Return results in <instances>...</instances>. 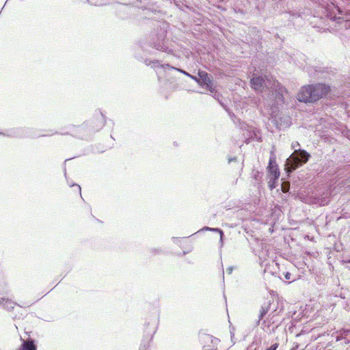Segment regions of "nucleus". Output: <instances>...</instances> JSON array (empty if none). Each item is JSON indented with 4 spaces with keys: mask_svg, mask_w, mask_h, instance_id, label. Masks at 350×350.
<instances>
[{
    "mask_svg": "<svg viewBox=\"0 0 350 350\" xmlns=\"http://www.w3.org/2000/svg\"><path fill=\"white\" fill-rule=\"evenodd\" d=\"M167 27L168 24L165 22L157 21L156 29L151 34L150 44L157 50L170 53L172 52V49L168 46L165 40Z\"/></svg>",
    "mask_w": 350,
    "mask_h": 350,
    "instance_id": "nucleus-2",
    "label": "nucleus"
},
{
    "mask_svg": "<svg viewBox=\"0 0 350 350\" xmlns=\"http://www.w3.org/2000/svg\"><path fill=\"white\" fill-rule=\"evenodd\" d=\"M200 231H213V232H218L220 235V242L221 244L223 243L224 232L221 229L217 228H210V227L205 226V227L202 228L201 230H200L199 231H198V232H199Z\"/></svg>",
    "mask_w": 350,
    "mask_h": 350,
    "instance_id": "nucleus-14",
    "label": "nucleus"
},
{
    "mask_svg": "<svg viewBox=\"0 0 350 350\" xmlns=\"http://www.w3.org/2000/svg\"><path fill=\"white\" fill-rule=\"evenodd\" d=\"M299 146L297 142L292 143L294 152L286 161L285 169L287 173H291L306 162V151L300 149Z\"/></svg>",
    "mask_w": 350,
    "mask_h": 350,
    "instance_id": "nucleus-3",
    "label": "nucleus"
},
{
    "mask_svg": "<svg viewBox=\"0 0 350 350\" xmlns=\"http://www.w3.org/2000/svg\"><path fill=\"white\" fill-rule=\"evenodd\" d=\"M232 270H233V267H230L226 269V271L228 272V274H230L232 273Z\"/></svg>",
    "mask_w": 350,
    "mask_h": 350,
    "instance_id": "nucleus-26",
    "label": "nucleus"
},
{
    "mask_svg": "<svg viewBox=\"0 0 350 350\" xmlns=\"http://www.w3.org/2000/svg\"><path fill=\"white\" fill-rule=\"evenodd\" d=\"M57 133V131L50 130V131H46V133H39L38 135H31L30 136L32 137H48V136H52Z\"/></svg>",
    "mask_w": 350,
    "mask_h": 350,
    "instance_id": "nucleus-16",
    "label": "nucleus"
},
{
    "mask_svg": "<svg viewBox=\"0 0 350 350\" xmlns=\"http://www.w3.org/2000/svg\"><path fill=\"white\" fill-rule=\"evenodd\" d=\"M258 175H259V172H258V171L255 172L254 173V178L256 180H258Z\"/></svg>",
    "mask_w": 350,
    "mask_h": 350,
    "instance_id": "nucleus-25",
    "label": "nucleus"
},
{
    "mask_svg": "<svg viewBox=\"0 0 350 350\" xmlns=\"http://www.w3.org/2000/svg\"><path fill=\"white\" fill-rule=\"evenodd\" d=\"M135 57L137 59H139V61L144 62L146 65L150 66L151 68H156L158 67H161L163 68H169L170 69L176 70L178 71L179 72L185 75V76H187L188 77H189L191 76V75L189 72H186L185 70H184L183 69L172 66L168 64H161L159 60L151 61L148 59H144L143 57H137V55H135Z\"/></svg>",
    "mask_w": 350,
    "mask_h": 350,
    "instance_id": "nucleus-7",
    "label": "nucleus"
},
{
    "mask_svg": "<svg viewBox=\"0 0 350 350\" xmlns=\"http://www.w3.org/2000/svg\"><path fill=\"white\" fill-rule=\"evenodd\" d=\"M227 159L228 163L236 162L237 161V158L236 157H228Z\"/></svg>",
    "mask_w": 350,
    "mask_h": 350,
    "instance_id": "nucleus-21",
    "label": "nucleus"
},
{
    "mask_svg": "<svg viewBox=\"0 0 350 350\" xmlns=\"http://www.w3.org/2000/svg\"><path fill=\"white\" fill-rule=\"evenodd\" d=\"M19 350H36V347L32 340L23 341Z\"/></svg>",
    "mask_w": 350,
    "mask_h": 350,
    "instance_id": "nucleus-11",
    "label": "nucleus"
},
{
    "mask_svg": "<svg viewBox=\"0 0 350 350\" xmlns=\"http://www.w3.org/2000/svg\"><path fill=\"white\" fill-rule=\"evenodd\" d=\"M139 350H148V347L144 345V346L140 347Z\"/></svg>",
    "mask_w": 350,
    "mask_h": 350,
    "instance_id": "nucleus-27",
    "label": "nucleus"
},
{
    "mask_svg": "<svg viewBox=\"0 0 350 350\" xmlns=\"http://www.w3.org/2000/svg\"><path fill=\"white\" fill-rule=\"evenodd\" d=\"M252 88L256 91L262 92L265 86L266 85L265 81L262 77H253L250 80Z\"/></svg>",
    "mask_w": 350,
    "mask_h": 350,
    "instance_id": "nucleus-10",
    "label": "nucleus"
},
{
    "mask_svg": "<svg viewBox=\"0 0 350 350\" xmlns=\"http://www.w3.org/2000/svg\"><path fill=\"white\" fill-rule=\"evenodd\" d=\"M0 135H4V134L0 132Z\"/></svg>",
    "mask_w": 350,
    "mask_h": 350,
    "instance_id": "nucleus-31",
    "label": "nucleus"
},
{
    "mask_svg": "<svg viewBox=\"0 0 350 350\" xmlns=\"http://www.w3.org/2000/svg\"><path fill=\"white\" fill-rule=\"evenodd\" d=\"M33 304V302L31 303H27L25 306H21L18 304L15 303L12 299H10L8 298L5 297H1L0 298V307L7 310L8 311H11L14 309V306L16 305L18 306L19 307H29Z\"/></svg>",
    "mask_w": 350,
    "mask_h": 350,
    "instance_id": "nucleus-8",
    "label": "nucleus"
},
{
    "mask_svg": "<svg viewBox=\"0 0 350 350\" xmlns=\"http://www.w3.org/2000/svg\"><path fill=\"white\" fill-rule=\"evenodd\" d=\"M150 252L153 254H159L162 253V250L161 248H151Z\"/></svg>",
    "mask_w": 350,
    "mask_h": 350,
    "instance_id": "nucleus-19",
    "label": "nucleus"
},
{
    "mask_svg": "<svg viewBox=\"0 0 350 350\" xmlns=\"http://www.w3.org/2000/svg\"><path fill=\"white\" fill-rule=\"evenodd\" d=\"M247 350H249V349H247Z\"/></svg>",
    "mask_w": 350,
    "mask_h": 350,
    "instance_id": "nucleus-32",
    "label": "nucleus"
},
{
    "mask_svg": "<svg viewBox=\"0 0 350 350\" xmlns=\"http://www.w3.org/2000/svg\"><path fill=\"white\" fill-rule=\"evenodd\" d=\"M279 177L280 176H276V178H274L272 176H268V187L271 190H273L277 187Z\"/></svg>",
    "mask_w": 350,
    "mask_h": 350,
    "instance_id": "nucleus-15",
    "label": "nucleus"
},
{
    "mask_svg": "<svg viewBox=\"0 0 350 350\" xmlns=\"http://www.w3.org/2000/svg\"><path fill=\"white\" fill-rule=\"evenodd\" d=\"M282 274L284 276L285 280L288 281V283L296 280L295 278L292 277V274L289 271H282Z\"/></svg>",
    "mask_w": 350,
    "mask_h": 350,
    "instance_id": "nucleus-18",
    "label": "nucleus"
},
{
    "mask_svg": "<svg viewBox=\"0 0 350 350\" xmlns=\"http://www.w3.org/2000/svg\"><path fill=\"white\" fill-rule=\"evenodd\" d=\"M267 176H272L274 178H276V176H280V173L279 171L278 166L275 161V158L274 156H271L269 161V164L267 167Z\"/></svg>",
    "mask_w": 350,
    "mask_h": 350,
    "instance_id": "nucleus-9",
    "label": "nucleus"
},
{
    "mask_svg": "<svg viewBox=\"0 0 350 350\" xmlns=\"http://www.w3.org/2000/svg\"><path fill=\"white\" fill-rule=\"evenodd\" d=\"M198 74L200 81L199 85L201 87H205L206 89L210 92L211 94L215 97L217 92L214 86L213 80L212 77H211L210 75L203 70H199Z\"/></svg>",
    "mask_w": 350,
    "mask_h": 350,
    "instance_id": "nucleus-5",
    "label": "nucleus"
},
{
    "mask_svg": "<svg viewBox=\"0 0 350 350\" xmlns=\"http://www.w3.org/2000/svg\"><path fill=\"white\" fill-rule=\"evenodd\" d=\"M278 343L275 342L270 347L267 348L265 350H276L278 347Z\"/></svg>",
    "mask_w": 350,
    "mask_h": 350,
    "instance_id": "nucleus-20",
    "label": "nucleus"
},
{
    "mask_svg": "<svg viewBox=\"0 0 350 350\" xmlns=\"http://www.w3.org/2000/svg\"><path fill=\"white\" fill-rule=\"evenodd\" d=\"M306 86L303 85L301 90L297 95V100L299 102L306 103Z\"/></svg>",
    "mask_w": 350,
    "mask_h": 350,
    "instance_id": "nucleus-13",
    "label": "nucleus"
},
{
    "mask_svg": "<svg viewBox=\"0 0 350 350\" xmlns=\"http://www.w3.org/2000/svg\"><path fill=\"white\" fill-rule=\"evenodd\" d=\"M189 78H191V79H193V81H195L198 85H199V77H196V76H193V75H191L189 77Z\"/></svg>",
    "mask_w": 350,
    "mask_h": 350,
    "instance_id": "nucleus-22",
    "label": "nucleus"
},
{
    "mask_svg": "<svg viewBox=\"0 0 350 350\" xmlns=\"http://www.w3.org/2000/svg\"><path fill=\"white\" fill-rule=\"evenodd\" d=\"M122 9L125 11H128L129 10H130L131 8L130 6H129L128 5H121Z\"/></svg>",
    "mask_w": 350,
    "mask_h": 350,
    "instance_id": "nucleus-24",
    "label": "nucleus"
},
{
    "mask_svg": "<svg viewBox=\"0 0 350 350\" xmlns=\"http://www.w3.org/2000/svg\"><path fill=\"white\" fill-rule=\"evenodd\" d=\"M286 94L288 92L286 88L278 81H274L271 89L268 90L267 94L262 96L267 102L266 105L271 108L272 112H275V109H278L286 103Z\"/></svg>",
    "mask_w": 350,
    "mask_h": 350,
    "instance_id": "nucleus-1",
    "label": "nucleus"
},
{
    "mask_svg": "<svg viewBox=\"0 0 350 350\" xmlns=\"http://www.w3.org/2000/svg\"><path fill=\"white\" fill-rule=\"evenodd\" d=\"M307 157H308V159H309V157H310V154H309L308 153V154H307Z\"/></svg>",
    "mask_w": 350,
    "mask_h": 350,
    "instance_id": "nucleus-29",
    "label": "nucleus"
},
{
    "mask_svg": "<svg viewBox=\"0 0 350 350\" xmlns=\"http://www.w3.org/2000/svg\"><path fill=\"white\" fill-rule=\"evenodd\" d=\"M74 186L77 187L78 191L79 192L80 195L81 196V187L79 185H77V184L70 185V187H74Z\"/></svg>",
    "mask_w": 350,
    "mask_h": 350,
    "instance_id": "nucleus-23",
    "label": "nucleus"
},
{
    "mask_svg": "<svg viewBox=\"0 0 350 350\" xmlns=\"http://www.w3.org/2000/svg\"><path fill=\"white\" fill-rule=\"evenodd\" d=\"M172 240H173V241L175 243V242H176V241H177V240H178V238H176V237H173V238H172Z\"/></svg>",
    "mask_w": 350,
    "mask_h": 350,
    "instance_id": "nucleus-28",
    "label": "nucleus"
},
{
    "mask_svg": "<svg viewBox=\"0 0 350 350\" xmlns=\"http://www.w3.org/2000/svg\"><path fill=\"white\" fill-rule=\"evenodd\" d=\"M290 350H295V348H292Z\"/></svg>",
    "mask_w": 350,
    "mask_h": 350,
    "instance_id": "nucleus-30",
    "label": "nucleus"
},
{
    "mask_svg": "<svg viewBox=\"0 0 350 350\" xmlns=\"http://www.w3.org/2000/svg\"><path fill=\"white\" fill-rule=\"evenodd\" d=\"M106 123L105 117L101 111H98L94 114L93 119L88 121L85 125L90 127V130L93 131H98Z\"/></svg>",
    "mask_w": 350,
    "mask_h": 350,
    "instance_id": "nucleus-6",
    "label": "nucleus"
},
{
    "mask_svg": "<svg viewBox=\"0 0 350 350\" xmlns=\"http://www.w3.org/2000/svg\"><path fill=\"white\" fill-rule=\"evenodd\" d=\"M88 1L91 5L95 6H101L107 3L106 0H88Z\"/></svg>",
    "mask_w": 350,
    "mask_h": 350,
    "instance_id": "nucleus-17",
    "label": "nucleus"
},
{
    "mask_svg": "<svg viewBox=\"0 0 350 350\" xmlns=\"http://www.w3.org/2000/svg\"><path fill=\"white\" fill-rule=\"evenodd\" d=\"M269 308H270V303L269 302L265 303L261 306V308L260 310V314L258 316V320L257 321V325H259L260 321L263 319L265 315L268 312V311L269 310Z\"/></svg>",
    "mask_w": 350,
    "mask_h": 350,
    "instance_id": "nucleus-12",
    "label": "nucleus"
},
{
    "mask_svg": "<svg viewBox=\"0 0 350 350\" xmlns=\"http://www.w3.org/2000/svg\"><path fill=\"white\" fill-rule=\"evenodd\" d=\"M309 96H308V102H315L319 98L326 96L330 92V88L325 84H317L310 85L308 88Z\"/></svg>",
    "mask_w": 350,
    "mask_h": 350,
    "instance_id": "nucleus-4",
    "label": "nucleus"
}]
</instances>
